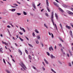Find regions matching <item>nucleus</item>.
<instances>
[{
  "mask_svg": "<svg viewBox=\"0 0 73 73\" xmlns=\"http://www.w3.org/2000/svg\"><path fill=\"white\" fill-rule=\"evenodd\" d=\"M40 44H41V45H42V47H43V46H44L43 45V43L41 42L40 43Z\"/></svg>",
  "mask_w": 73,
  "mask_h": 73,
  "instance_id": "obj_36",
  "label": "nucleus"
},
{
  "mask_svg": "<svg viewBox=\"0 0 73 73\" xmlns=\"http://www.w3.org/2000/svg\"><path fill=\"white\" fill-rule=\"evenodd\" d=\"M61 50L62 52H63V49H61Z\"/></svg>",
  "mask_w": 73,
  "mask_h": 73,
  "instance_id": "obj_54",
  "label": "nucleus"
},
{
  "mask_svg": "<svg viewBox=\"0 0 73 73\" xmlns=\"http://www.w3.org/2000/svg\"><path fill=\"white\" fill-rule=\"evenodd\" d=\"M29 57L30 60H31L32 58H31V56L30 55L29 56Z\"/></svg>",
  "mask_w": 73,
  "mask_h": 73,
  "instance_id": "obj_24",
  "label": "nucleus"
},
{
  "mask_svg": "<svg viewBox=\"0 0 73 73\" xmlns=\"http://www.w3.org/2000/svg\"><path fill=\"white\" fill-rule=\"evenodd\" d=\"M30 15H31V16H33V14H32L31 13H30Z\"/></svg>",
  "mask_w": 73,
  "mask_h": 73,
  "instance_id": "obj_39",
  "label": "nucleus"
},
{
  "mask_svg": "<svg viewBox=\"0 0 73 73\" xmlns=\"http://www.w3.org/2000/svg\"><path fill=\"white\" fill-rule=\"evenodd\" d=\"M13 5H16V6H18V5L16 3L13 4Z\"/></svg>",
  "mask_w": 73,
  "mask_h": 73,
  "instance_id": "obj_35",
  "label": "nucleus"
},
{
  "mask_svg": "<svg viewBox=\"0 0 73 73\" xmlns=\"http://www.w3.org/2000/svg\"><path fill=\"white\" fill-rule=\"evenodd\" d=\"M19 39H20V40H21V41H23V39H22V38H20V37H19Z\"/></svg>",
  "mask_w": 73,
  "mask_h": 73,
  "instance_id": "obj_31",
  "label": "nucleus"
},
{
  "mask_svg": "<svg viewBox=\"0 0 73 73\" xmlns=\"http://www.w3.org/2000/svg\"><path fill=\"white\" fill-rule=\"evenodd\" d=\"M2 50H3L2 48L0 49V52H1V51H2Z\"/></svg>",
  "mask_w": 73,
  "mask_h": 73,
  "instance_id": "obj_49",
  "label": "nucleus"
},
{
  "mask_svg": "<svg viewBox=\"0 0 73 73\" xmlns=\"http://www.w3.org/2000/svg\"><path fill=\"white\" fill-rule=\"evenodd\" d=\"M51 50H53V48L52 46L49 48V50L50 51H51Z\"/></svg>",
  "mask_w": 73,
  "mask_h": 73,
  "instance_id": "obj_7",
  "label": "nucleus"
},
{
  "mask_svg": "<svg viewBox=\"0 0 73 73\" xmlns=\"http://www.w3.org/2000/svg\"><path fill=\"white\" fill-rule=\"evenodd\" d=\"M51 13L52 15H51V21L53 23V25H54V21H53V13H54L52 12Z\"/></svg>",
  "mask_w": 73,
  "mask_h": 73,
  "instance_id": "obj_1",
  "label": "nucleus"
},
{
  "mask_svg": "<svg viewBox=\"0 0 73 73\" xmlns=\"http://www.w3.org/2000/svg\"><path fill=\"white\" fill-rule=\"evenodd\" d=\"M55 26L56 28V29L57 30V31H58V29H57V25H56V24H55Z\"/></svg>",
  "mask_w": 73,
  "mask_h": 73,
  "instance_id": "obj_23",
  "label": "nucleus"
},
{
  "mask_svg": "<svg viewBox=\"0 0 73 73\" xmlns=\"http://www.w3.org/2000/svg\"><path fill=\"white\" fill-rule=\"evenodd\" d=\"M11 11L12 12H15L16 11V9H13Z\"/></svg>",
  "mask_w": 73,
  "mask_h": 73,
  "instance_id": "obj_17",
  "label": "nucleus"
},
{
  "mask_svg": "<svg viewBox=\"0 0 73 73\" xmlns=\"http://www.w3.org/2000/svg\"><path fill=\"white\" fill-rule=\"evenodd\" d=\"M16 37L18 38H19V36L18 35H17V36H16Z\"/></svg>",
  "mask_w": 73,
  "mask_h": 73,
  "instance_id": "obj_61",
  "label": "nucleus"
},
{
  "mask_svg": "<svg viewBox=\"0 0 73 73\" xmlns=\"http://www.w3.org/2000/svg\"><path fill=\"white\" fill-rule=\"evenodd\" d=\"M55 1H56V2H57V3H58V0H55Z\"/></svg>",
  "mask_w": 73,
  "mask_h": 73,
  "instance_id": "obj_58",
  "label": "nucleus"
},
{
  "mask_svg": "<svg viewBox=\"0 0 73 73\" xmlns=\"http://www.w3.org/2000/svg\"><path fill=\"white\" fill-rule=\"evenodd\" d=\"M19 33V34H20V35H23V33L21 32H20Z\"/></svg>",
  "mask_w": 73,
  "mask_h": 73,
  "instance_id": "obj_34",
  "label": "nucleus"
},
{
  "mask_svg": "<svg viewBox=\"0 0 73 73\" xmlns=\"http://www.w3.org/2000/svg\"><path fill=\"white\" fill-rule=\"evenodd\" d=\"M35 32H36V33H39V32L38 31L37 29L35 30Z\"/></svg>",
  "mask_w": 73,
  "mask_h": 73,
  "instance_id": "obj_16",
  "label": "nucleus"
},
{
  "mask_svg": "<svg viewBox=\"0 0 73 73\" xmlns=\"http://www.w3.org/2000/svg\"><path fill=\"white\" fill-rule=\"evenodd\" d=\"M17 3H18V4H20V3L19 2L17 1Z\"/></svg>",
  "mask_w": 73,
  "mask_h": 73,
  "instance_id": "obj_46",
  "label": "nucleus"
},
{
  "mask_svg": "<svg viewBox=\"0 0 73 73\" xmlns=\"http://www.w3.org/2000/svg\"><path fill=\"white\" fill-rule=\"evenodd\" d=\"M8 64L9 65H10V66H11V64L9 62H8Z\"/></svg>",
  "mask_w": 73,
  "mask_h": 73,
  "instance_id": "obj_51",
  "label": "nucleus"
},
{
  "mask_svg": "<svg viewBox=\"0 0 73 73\" xmlns=\"http://www.w3.org/2000/svg\"><path fill=\"white\" fill-rule=\"evenodd\" d=\"M46 8H47V10L49 9V8H48V7H47Z\"/></svg>",
  "mask_w": 73,
  "mask_h": 73,
  "instance_id": "obj_62",
  "label": "nucleus"
},
{
  "mask_svg": "<svg viewBox=\"0 0 73 73\" xmlns=\"http://www.w3.org/2000/svg\"><path fill=\"white\" fill-rule=\"evenodd\" d=\"M46 4L47 5V6H49V4L48 3V0H46Z\"/></svg>",
  "mask_w": 73,
  "mask_h": 73,
  "instance_id": "obj_12",
  "label": "nucleus"
},
{
  "mask_svg": "<svg viewBox=\"0 0 73 73\" xmlns=\"http://www.w3.org/2000/svg\"><path fill=\"white\" fill-rule=\"evenodd\" d=\"M60 27L62 29V25H61V23H60Z\"/></svg>",
  "mask_w": 73,
  "mask_h": 73,
  "instance_id": "obj_27",
  "label": "nucleus"
},
{
  "mask_svg": "<svg viewBox=\"0 0 73 73\" xmlns=\"http://www.w3.org/2000/svg\"><path fill=\"white\" fill-rule=\"evenodd\" d=\"M40 4H41V3H39L38 5H37V6H40Z\"/></svg>",
  "mask_w": 73,
  "mask_h": 73,
  "instance_id": "obj_55",
  "label": "nucleus"
},
{
  "mask_svg": "<svg viewBox=\"0 0 73 73\" xmlns=\"http://www.w3.org/2000/svg\"><path fill=\"white\" fill-rule=\"evenodd\" d=\"M37 38H38V40H39V39H40V36H37Z\"/></svg>",
  "mask_w": 73,
  "mask_h": 73,
  "instance_id": "obj_29",
  "label": "nucleus"
},
{
  "mask_svg": "<svg viewBox=\"0 0 73 73\" xmlns=\"http://www.w3.org/2000/svg\"><path fill=\"white\" fill-rule=\"evenodd\" d=\"M66 12L68 13V14H69L70 15H73V13L70 11L67 10L66 11Z\"/></svg>",
  "mask_w": 73,
  "mask_h": 73,
  "instance_id": "obj_3",
  "label": "nucleus"
},
{
  "mask_svg": "<svg viewBox=\"0 0 73 73\" xmlns=\"http://www.w3.org/2000/svg\"><path fill=\"white\" fill-rule=\"evenodd\" d=\"M21 70H22V71H24V70L23 69V68H21Z\"/></svg>",
  "mask_w": 73,
  "mask_h": 73,
  "instance_id": "obj_48",
  "label": "nucleus"
},
{
  "mask_svg": "<svg viewBox=\"0 0 73 73\" xmlns=\"http://www.w3.org/2000/svg\"><path fill=\"white\" fill-rule=\"evenodd\" d=\"M47 55H48V56H49V55H50L49 53L48 52H47Z\"/></svg>",
  "mask_w": 73,
  "mask_h": 73,
  "instance_id": "obj_42",
  "label": "nucleus"
},
{
  "mask_svg": "<svg viewBox=\"0 0 73 73\" xmlns=\"http://www.w3.org/2000/svg\"><path fill=\"white\" fill-rule=\"evenodd\" d=\"M25 52L27 54H28V50H25Z\"/></svg>",
  "mask_w": 73,
  "mask_h": 73,
  "instance_id": "obj_19",
  "label": "nucleus"
},
{
  "mask_svg": "<svg viewBox=\"0 0 73 73\" xmlns=\"http://www.w3.org/2000/svg\"><path fill=\"white\" fill-rule=\"evenodd\" d=\"M52 72H54V73H56V72L54 71V70H53V69H52Z\"/></svg>",
  "mask_w": 73,
  "mask_h": 73,
  "instance_id": "obj_30",
  "label": "nucleus"
},
{
  "mask_svg": "<svg viewBox=\"0 0 73 73\" xmlns=\"http://www.w3.org/2000/svg\"><path fill=\"white\" fill-rule=\"evenodd\" d=\"M59 46L61 48V47H62V45H61V44H60L59 45Z\"/></svg>",
  "mask_w": 73,
  "mask_h": 73,
  "instance_id": "obj_40",
  "label": "nucleus"
},
{
  "mask_svg": "<svg viewBox=\"0 0 73 73\" xmlns=\"http://www.w3.org/2000/svg\"><path fill=\"white\" fill-rule=\"evenodd\" d=\"M67 56L68 57H69V54H67Z\"/></svg>",
  "mask_w": 73,
  "mask_h": 73,
  "instance_id": "obj_52",
  "label": "nucleus"
},
{
  "mask_svg": "<svg viewBox=\"0 0 73 73\" xmlns=\"http://www.w3.org/2000/svg\"><path fill=\"white\" fill-rule=\"evenodd\" d=\"M43 69L44 70H45V68L44 67L43 68Z\"/></svg>",
  "mask_w": 73,
  "mask_h": 73,
  "instance_id": "obj_57",
  "label": "nucleus"
},
{
  "mask_svg": "<svg viewBox=\"0 0 73 73\" xmlns=\"http://www.w3.org/2000/svg\"><path fill=\"white\" fill-rule=\"evenodd\" d=\"M59 39L61 41H62V42H64V41H63V40H62V38H61L60 37L59 38Z\"/></svg>",
  "mask_w": 73,
  "mask_h": 73,
  "instance_id": "obj_13",
  "label": "nucleus"
},
{
  "mask_svg": "<svg viewBox=\"0 0 73 73\" xmlns=\"http://www.w3.org/2000/svg\"><path fill=\"white\" fill-rule=\"evenodd\" d=\"M20 29L21 30H22V28H21V27H20Z\"/></svg>",
  "mask_w": 73,
  "mask_h": 73,
  "instance_id": "obj_63",
  "label": "nucleus"
},
{
  "mask_svg": "<svg viewBox=\"0 0 73 73\" xmlns=\"http://www.w3.org/2000/svg\"><path fill=\"white\" fill-rule=\"evenodd\" d=\"M56 48H57V47L56 46H54L55 49H56Z\"/></svg>",
  "mask_w": 73,
  "mask_h": 73,
  "instance_id": "obj_53",
  "label": "nucleus"
},
{
  "mask_svg": "<svg viewBox=\"0 0 73 73\" xmlns=\"http://www.w3.org/2000/svg\"><path fill=\"white\" fill-rule=\"evenodd\" d=\"M58 9L60 11H61L62 12V13L64 12V10H62V9H61V8H59Z\"/></svg>",
  "mask_w": 73,
  "mask_h": 73,
  "instance_id": "obj_8",
  "label": "nucleus"
},
{
  "mask_svg": "<svg viewBox=\"0 0 73 73\" xmlns=\"http://www.w3.org/2000/svg\"><path fill=\"white\" fill-rule=\"evenodd\" d=\"M49 34V35L50 36L51 35V33H48Z\"/></svg>",
  "mask_w": 73,
  "mask_h": 73,
  "instance_id": "obj_60",
  "label": "nucleus"
},
{
  "mask_svg": "<svg viewBox=\"0 0 73 73\" xmlns=\"http://www.w3.org/2000/svg\"><path fill=\"white\" fill-rule=\"evenodd\" d=\"M15 45H16V46H17V47L18 46L17 45V44L15 43Z\"/></svg>",
  "mask_w": 73,
  "mask_h": 73,
  "instance_id": "obj_50",
  "label": "nucleus"
},
{
  "mask_svg": "<svg viewBox=\"0 0 73 73\" xmlns=\"http://www.w3.org/2000/svg\"><path fill=\"white\" fill-rule=\"evenodd\" d=\"M3 43H4V44H5V45H7V43L5 42H3Z\"/></svg>",
  "mask_w": 73,
  "mask_h": 73,
  "instance_id": "obj_43",
  "label": "nucleus"
},
{
  "mask_svg": "<svg viewBox=\"0 0 73 73\" xmlns=\"http://www.w3.org/2000/svg\"><path fill=\"white\" fill-rule=\"evenodd\" d=\"M20 64L21 66H22V68H23L24 69V70H25V69H26V67L25 66V65L22 62H21V64Z\"/></svg>",
  "mask_w": 73,
  "mask_h": 73,
  "instance_id": "obj_2",
  "label": "nucleus"
},
{
  "mask_svg": "<svg viewBox=\"0 0 73 73\" xmlns=\"http://www.w3.org/2000/svg\"><path fill=\"white\" fill-rule=\"evenodd\" d=\"M26 38H27V40H29V39H28V37H25Z\"/></svg>",
  "mask_w": 73,
  "mask_h": 73,
  "instance_id": "obj_45",
  "label": "nucleus"
},
{
  "mask_svg": "<svg viewBox=\"0 0 73 73\" xmlns=\"http://www.w3.org/2000/svg\"><path fill=\"white\" fill-rule=\"evenodd\" d=\"M33 68L35 70H36V67H35V66H33Z\"/></svg>",
  "mask_w": 73,
  "mask_h": 73,
  "instance_id": "obj_41",
  "label": "nucleus"
},
{
  "mask_svg": "<svg viewBox=\"0 0 73 73\" xmlns=\"http://www.w3.org/2000/svg\"><path fill=\"white\" fill-rule=\"evenodd\" d=\"M5 48H6V49H8V48H7V46H5Z\"/></svg>",
  "mask_w": 73,
  "mask_h": 73,
  "instance_id": "obj_59",
  "label": "nucleus"
},
{
  "mask_svg": "<svg viewBox=\"0 0 73 73\" xmlns=\"http://www.w3.org/2000/svg\"><path fill=\"white\" fill-rule=\"evenodd\" d=\"M68 64H69V66H71V63H68Z\"/></svg>",
  "mask_w": 73,
  "mask_h": 73,
  "instance_id": "obj_37",
  "label": "nucleus"
},
{
  "mask_svg": "<svg viewBox=\"0 0 73 73\" xmlns=\"http://www.w3.org/2000/svg\"><path fill=\"white\" fill-rule=\"evenodd\" d=\"M36 44H38L39 43V42H38V40H36Z\"/></svg>",
  "mask_w": 73,
  "mask_h": 73,
  "instance_id": "obj_32",
  "label": "nucleus"
},
{
  "mask_svg": "<svg viewBox=\"0 0 73 73\" xmlns=\"http://www.w3.org/2000/svg\"><path fill=\"white\" fill-rule=\"evenodd\" d=\"M51 58H55V56H53V55H51Z\"/></svg>",
  "mask_w": 73,
  "mask_h": 73,
  "instance_id": "obj_11",
  "label": "nucleus"
},
{
  "mask_svg": "<svg viewBox=\"0 0 73 73\" xmlns=\"http://www.w3.org/2000/svg\"><path fill=\"white\" fill-rule=\"evenodd\" d=\"M53 4H54V5H55V6H56V7H59V6H58V5H57V4L55 2H54Z\"/></svg>",
  "mask_w": 73,
  "mask_h": 73,
  "instance_id": "obj_5",
  "label": "nucleus"
},
{
  "mask_svg": "<svg viewBox=\"0 0 73 73\" xmlns=\"http://www.w3.org/2000/svg\"><path fill=\"white\" fill-rule=\"evenodd\" d=\"M66 28H68V29H70V28H71V27H70L68 26V25L66 26Z\"/></svg>",
  "mask_w": 73,
  "mask_h": 73,
  "instance_id": "obj_9",
  "label": "nucleus"
},
{
  "mask_svg": "<svg viewBox=\"0 0 73 73\" xmlns=\"http://www.w3.org/2000/svg\"><path fill=\"white\" fill-rule=\"evenodd\" d=\"M28 45H29V46H30V47H32V48H33V46L31 44H28Z\"/></svg>",
  "mask_w": 73,
  "mask_h": 73,
  "instance_id": "obj_18",
  "label": "nucleus"
},
{
  "mask_svg": "<svg viewBox=\"0 0 73 73\" xmlns=\"http://www.w3.org/2000/svg\"><path fill=\"white\" fill-rule=\"evenodd\" d=\"M47 10H48V12H50V10H49V9H47Z\"/></svg>",
  "mask_w": 73,
  "mask_h": 73,
  "instance_id": "obj_47",
  "label": "nucleus"
},
{
  "mask_svg": "<svg viewBox=\"0 0 73 73\" xmlns=\"http://www.w3.org/2000/svg\"><path fill=\"white\" fill-rule=\"evenodd\" d=\"M33 7H34V9H36V6H35V4L33 5Z\"/></svg>",
  "mask_w": 73,
  "mask_h": 73,
  "instance_id": "obj_15",
  "label": "nucleus"
},
{
  "mask_svg": "<svg viewBox=\"0 0 73 73\" xmlns=\"http://www.w3.org/2000/svg\"><path fill=\"white\" fill-rule=\"evenodd\" d=\"M70 35H72V32L71 31H70Z\"/></svg>",
  "mask_w": 73,
  "mask_h": 73,
  "instance_id": "obj_28",
  "label": "nucleus"
},
{
  "mask_svg": "<svg viewBox=\"0 0 73 73\" xmlns=\"http://www.w3.org/2000/svg\"><path fill=\"white\" fill-rule=\"evenodd\" d=\"M55 17H56V20H58V15H57V14H56V13H55Z\"/></svg>",
  "mask_w": 73,
  "mask_h": 73,
  "instance_id": "obj_4",
  "label": "nucleus"
},
{
  "mask_svg": "<svg viewBox=\"0 0 73 73\" xmlns=\"http://www.w3.org/2000/svg\"><path fill=\"white\" fill-rule=\"evenodd\" d=\"M17 15H18V16H20V15H21V14L19 13H17Z\"/></svg>",
  "mask_w": 73,
  "mask_h": 73,
  "instance_id": "obj_20",
  "label": "nucleus"
},
{
  "mask_svg": "<svg viewBox=\"0 0 73 73\" xmlns=\"http://www.w3.org/2000/svg\"><path fill=\"white\" fill-rule=\"evenodd\" d=\"M72 49L73 51V47L72 48Z\"/></svg>",
  "mask_w": 73,
  "mask_h": 73,
  "instance_id": "obj_64",
  "label": "nucleus"
},
{
  "mask_svg": "<svg viewBox=\"0 0 73 73\" xmlns=\"http://www.w3.org/2000/svg\"><path fill=\"white\" fill-rule=\"evenodd\" d=\"M44 61H45L46 63V64H48V61L46 60L45 59H44Z\"/></svg>",
  "mask_w": 73,
  "mask_h": 73,
  "instance_id": "obj_10",
  "label": "nucleus"
},
{
  "mask_svg": "<svg viewBox=\"0 0 73 73\" xmlns=\"http://www.w3.org/2000/svg\"><path fill=\"white\" fill-rule=\"evenodd\" d=\"M7 27L9 28H11V27L9 25H8Z\"/></svg>",
  "mask_w": 73,
  "mask_h": 73,
  "instance_id": "obj_44",
  "label": "nucleus"
},
{
  "mask_svg": "<svg viewBox=\"0 0 73 73\" xmlns=\"http://www.w3.org/2000/svg\"><path fill=\"white\" fill-rule=\"evenodd\" d=\"M23 13L24 15H27V13H26L25 11H23Z\"/></svg>",
  "mask_w": 73,
  "mask_h": 73,
  "instance_id": "obj_22",
  "label": "nucleus"
},
{
  "mask_svg": "<svg viewBox=\"0 0 73 73\" xmlns=\"http://www.w3.org/2000/svg\"><path fill=\"white\" fill-rule=\"evenodd\" d=\"M18 50H19L18 52H19V53H20V55H22V52L21 51V50H20V49H19Z\"/></svg>",
  "mask_w": 73,
  "mask_h": 73,
  "instance_id": "obj_6",
  "label": "nucleus"
},
{
  "mask_svg": "<svg viewBox=\"0 0 73 73\" xmlns=\"http://www.w3.org/2000/svg\"><path fill=\"white\" fill-rule=\"evenodd\" d=\"M51 36L52 37V38H53L54 36H53V34L52 33H51Z\"/></svg>",
  "mask_w": 73,
  "mask_h": 73,
  "instance_id": "obj_33",
  "label": "nucleus"
},
{
  "mask_svg": "<svg viewBox=\"0 0 73 73\" xmlns=\"http://www.w3.org/2000/svg\"><path fill=\"white\" fill-rule=\"evenodd\" d=\"M13 61L14 62H15V61L14 60V59H12Z\"/></svg>",
  "mask_w": 73,
  "mask_h": 73,
  "instance_id": "obj_56",
  "label": "nucleus"
},
{
  "mask_svg": "<svg viewBox=\"0 0 73 73\" xmlns=\"http://www.w3.org/2000/svg\"><path fill=\"white\" fill-rule=\"evenodd\" d=\"M3 61L4 63H5V64H6V63L5 62V60L4 59H3Z\"/></svg>",
  "mask_w": 73,
  "mask_h": 73,
  "instance_id": "obj_38",
  "label": "nucleus"
},
{
  "mask_svg": "<svg viewBox=\"0 0 73 73\" xmlns=\"http://www.w3.org/2000/svg\"><path fill=\"white\" fill-rule=\"evenodd\" d=\"M44 27H46V28H47V29H48V26H47L46 25V24H44Z\"/></svg>",
  "mask_w": 73,
  "mask_h": 73,
  "instance_id": "obj_14",
  "label": "nucleus"
},
{
  "mask_svg": "<svg viewBox=\"0 0 73 73\" xmlns=\"http://www.w3.org/2000/svg\"><path fill=\"white\" fill-rule=\"evenodd\" d=\"M22 30L24 32H25V30L23 28H22Z\"/></svg>",
  "mask_w": 73,
  "mask_h": 73,
  "instance_id": "obj_26",
  "label": "nucleus"
},
{
  "mask_svg": "<svg viewBox=\"0 0 73 73\" xmlns=\"http://www.w3.org/2000/svg\"><path fill=\"white\" fill-rule=\"evenodd\" d=\"M45 16H46L47 17H49V15H48V14L47 13H46L45 14Z\"/></svg>",
  "mask_w": 73,
  "mask_h": 73,
  "instance_id": "obj_21",
  "label": "nucleus"
},
{
  "mask_svg": "<svg viewBox=\"0 0 73 73\" xmlns=\"http://www.w3.org/2000/svg\"><path fill=\"white\" fill-rule=\"evenodd\" d=\"M69 53L70 54V56H72V52H71L70 51H69Z\"/></svg>",
  "mask_w": 73,
  "mask_h": 73,
  "instance_id": "obj_25",
  "label": "nucleus"
}]
</instances>
